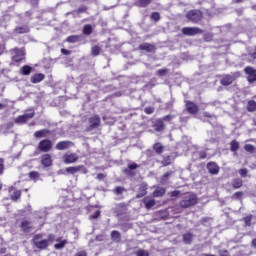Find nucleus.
<instances>
[{
    "label": "nucleus",
    "mask_w": 256,
    "mask_h": 256,
    "mask_svg": "<svg viewBox=\"0 0 256 256\" xmlns=\"http://www.w3.org/2000/svg\"><path fill=\"white\" fill-rule=\"evenodd\" d=\"M53 241H55V235L53 234L48 235L47 238H44L43 234H38L33 238V243L37 249H47Z\"/></svg>",
    "instance_id": "1"
},
{
    "label": "nucleus",
    "mask_w": 256,
    "mask_h": 256,
    "mask_svg": "<svg viewBox=\"0 0 256 256\" xmlns=\"http://www.w3.org/2000/svg\"><path fill=\"white\" fill-rule=\"evenodd\" d=\"M197 204V196L195 194H187L183 200L180 202V206L184 209L187 207H193V205Z\"/></svg>",
    "instance_id": "2"
},
{
    "label": "nucleus",
    "mask_w": 256,
    "mask_h": 256,
    "mask_svg": "<svg viewBox=\"0 0 256 256\" xmlns=\"http://www.w3.org/2000/svg\"><path fill=\"white\" fill-rule=\"evenodd\" d=\"M38 149L42 151V153H49V150L53 149V142L49 139L42 140L38 144Z\"/></svg>",
    "instance_id": "3"
},
{
    "label": "nucleus",
    "mask_w": 256,
    "mask_h": 256,
    "mask_svg": "<svg viewBox=\"0 0 256 256\" xmlns=\"http://www.w3.org/2000/svg\"><path fill=\"white\" fill-rule=\"evenodd\" d=\"M35 117V111H31L30 113H25L24 115H20L15 119V123L18 125H23L29 121V119H33Z\"/></svg>",
    "instance_id": "4"
},
{
    "label": "nucleus",
    "mask_w": 256,
    "mask_h": 256,
    "mask_svg": "<svg viewBox=\"0 0 256 256\" xmlns=\"http://www.w3.org/2000/svg\"><path fill=\"white\" fill-rule=\"evenodd\" d=\"M187 19L189 21H193V23H197L198 21H201V11L199 10H191L186 15Z\"/></svg>",
    "instance_id": "5"
},
{
    "label": "nucleus",
    "mask_w": 256,
    "mask_h": 256,
    "mask_svg": "<svg viewBox=\"0 0 256 256\" xmlns=\"http://www.w3.org/2000/svg\"><path fill=\"white\" fill-rule=\"evenodd\" d=\"M89 127L87 128V131H93V129H97L99 125H101V118L99 116L95 115L89 118Z\"/></svg>",
    "instance_id": "6"
},
{
    "label": "nucleus",
    "mask_w": 256,
    "mask_h": 256,
    "mask_svg": "<svg viewBox=\"0 0 256 256\" xmlns=\"http://www.w3.org/2000/svg\"><path fill=\"white\" fill-rule=\"evenodd\" d=\"M183 35H188L189 37H193L195 35H199V33H202L201 29L197 27H185L182 29Z\"/></svg>",
    "instance_id": "7"
},
{
    "label": "nucleus",
    "mask_w": 256,
    "mask_h": 256,
    "mask_svg": "<svg viewBox=\"0 0 256 256\" xmlns=\"http://www.w3.org/2000/svg\"><path fill=\"white\" fill-rule=\"evenodd\" d=\"M171 119H173V116L167 115L164 116L162 119L157 120L155 124L156 131H163L165 129V124L163 123V121H171Z\"/></svg>",
    "instance_id": "8"
},
{
    "label": "nucleus",
    "mask_w": 256,
    "mask_h": 256,
    "mask_svg": "<svg viewBox=\"0 0 256 256\" xmlns=\"http://www.w3.org/2000/svg\"><path fill=\"white\" fill-rule=\"evenodd\" d=\"M79 157L75 153H66L63 156V161L66 163V165H70L71 163H75Z\"/></svg>",
    "instance_id": "9"
},
{
    "label": "nucleus",
    "mask_w": 256,
    "mask_h": 256,
    "mask_svg": "<svg viewBox=\"0 0 256 256\" xmlns=\"http://www.w3.org/2000/svg\"><path fill=\"white\" fill-rule=\"evenodd\" d=\"M25 58V50L23 49H14V56L12 57L13 61L19 63V61H23Z\"/></svg>",
    "instance_id": "10"
},
{
    "label": "nucleus",
    "mask_w": 256,
    "mask_h": 256,
    "mask_svg": "<svg viewBox=\"0 0 256 256\" xmlns=\"http://www.w3.org/2000/svg\"><path fill=\"white\" fill-rule=\"evenodd\" d=\"M245 73L248 75V81L249 83H255L256 81V70L252 67H246Z\"/></svg>",
    "instance_id": "11"
},
{
    "label": "nucleus",
    "mask_w": 256,
    "mask_h": 256,
    "mask_svg": "<svg viewBox=\"0 0 256 256\" xmlns=\"http://www.w3.org/2000/svg\"><path fill=\"white\" fill-rule=\"evenodd\" d=\"M71 147H73V142L71 141H61V142H58L56 145V149L58 151H65Z\"/></svg>",
    "instance_id": "12"
},
{
    "label": "nucleus",
    "mask_w": 256,
    "mask_h": 256,
    "mask_svg": "<svg viewBox=\"0 0 256 256\" xmlns=\"http://www.w3.org/2000/svg\"><path fill=\"white\" fill-rule=\"evenodd\" d=\"M41 164L43 165V167H51V165H53V159L51 158V155L44 154L41 157Z\"/></svg>",
    "instance_id": "13"
},
{
    "label": "nucleus",
    "mask_w": 256,
    "mask_h": 256,
    "mask_svg": "<svg viewBox=\"0 0 256 256\" xmlns=\"http://www.w3.org/2000/svg\"><path fill=\"white\" fill-rule=\"evenodd\" d=\"M207 169L211 175H217L219 173V166L215 162H209L207 164Z\"/></svg>",
    "instance_id": "14"
},
{
    "label": "nucleus",
    "mask_w": 256,
    "mask_h": 256,
    "mask_svg": "<svg viewBox=\"0 0 256 256\" xmlns=\"http://www.w3.org/2000/svg\"><path fill=\"white\" fill-rule=\"evenodd\" d=\"M21 229L24 231V233H31L33 229V224L29 221H23L21 223Z\"/></svg>",
    "instance_id": "15"
},
{
    "label": "nucleus",
    "mask_w": 256,
    "mask_h": 256,
    "mask_svg": "<svg viewBox=\"0 0 256 256\" xmlns=\"http://www.w3.org/2000/svg\"><path fill=\"white\" fill-rule=\"evenodd\" d=\"M186 109L188 113H191L192 115H194L195 113H197V111H199V108L193 102L186 103Z\"/></svg>",
    "instance_id": "16"
},
{
    "label": "nucleus",
    "mask_w": 256,
    "mask_h": 256,
    "mask_svg": "<svg viewBox=\"0 0 256 256\" xmlns=\"http://www.w3.org/2000/svg\"><path fill=\"white\" fill-rule=\"evenodd\" d=\"M233 81H235V77L231 75H226L221 79V85H224L227 87L228 85H231Z\"/></svg>",
    "instance_id": "17"
},
{
    "label": "nucleus",
    "mask_w": 256,
    "mask_h": 256,
    "mask_svg": "<svg viewBox=\"0 0 256 256\" xmlns=\"http://www.w3.org/2000/svg\"><path fill=\"white\" fill-rule=\"evenodd\" d=\"M139 49H141V51H147V53H153V51H155V46L148 43H144L139 46Z\"/></svg>",
    "instance_id": "18"
},
{
    "label": "nucleus",
    "mask_w": 256,
    "mask_h": 256,
    "mask_svg": "<svg viewBox=\"0 0 256 256\" xmlns=\"http://www.w3.org/2000/svg\"><path fill=\"white\" fill-rule=\"evenodd\" d=\"M145 195H147V184H141L137 198L141 199V197H145Z\"/></svg>",
    "instance_id": "19"
},
{
    "label": "nucleus",
    "mask_w": 256,
    "mask_h": 256,
    "mask_svg": "<svg viewBox=\"0 0 256 256\" xmlns=\"http://www.w3.org/2000/svg\"><path fill=\"white\" fill-rule=\"evenodd\" d=\"M43 79H45L44 74H41V73L35 74L34 76L31 77V83H41Z\"/></svg>",
    "instance_id": "20"
},
{
    "label": "nucleus",
    "mask_w": 256,
    "mask_h": 256,
    "mask_svg": "<svg viewBox=\"0 0 256 256\" xmlns=\"http://www.w3.org/2000/svg\"><path fill=\"white\" fill-rule=\"evenodd\" d=\"M10 193H11V199L13 201H17V199H19V197H21V190H17V189L12 188L10 190Z\"/></svg>",
    "instance_id": "21"
},
{
    "label": "nucleus",
    "mask_w": 256,
    "mask_h": 256,
    "mask_svg": "<svg viewBox=\"0 0 256 256\" xmlns=\"http://www.w3.org/2000/svg\"><path fill=\"white\" fill-rule=\"evenodd\" d=\"M164 195H165V188L163 187H157L153 192L154 197H163Z\"/></svg>",
    "instance_id": "22"
},
{
    "label": "nucleus",
    "mask_w": 256,
    "mask_h": 256,
    "mask_svg": "<svg viewBox=\"0 0 256 256\" xmlns=\"http://www.w3.org/2000/svg\"><path fill=\"white\" fill-rule=\"evenodd\" d=\"M83 166H76V167H67L66 173H70V175H75V173H79Z\"/></svg>",
    "instance_id": "23"
},
{
    "label": "nucleus",
    "mask_w": 256,
    "mask_h": 256,
    "mask_svg": "<svg viewBox=\"0 0 256 256\" xmlns=\"http://www.w3.org/2000/svg\"><path fill=\"white\" fill-rule=\"evenodd\" d=\"M47 133H49V130L47 129L36 131L34 133V137H36L37 139H41L42 137H47Z\"/></svg>",
    "instance_id": "24"
},
{
    "label": "nucleus",
    "mask_w": 256,
    "mask_h": 256,
    "mask_svg": "<svg viewBox=\"0 0 256 256\" xmlns=\"http://www.w3.org/2000/svg\"><path fill=\"white\" fill-rule=\"evenodd\" d=\"M111 239L116 243H119V241H121V233H119V231L113 230L111 232Z\"/></svg>",
    "instance_id": "25"
},
{
    "label": "nucleus",
    "mask_w": 256,
    "mask_h": 256,
    "mask_svg": "<svg viewBox=\"0 0 256 256\" xmlns=\"http://www.w3.org/2000/svg\"><path fill=\"white\" fill-rule=\"evenodd\" d=\"M20 71L22 75H30L31 71H33V68L29 65H25L21 68Z\"/></svg>",
    "instance_id": "26"
},
{
    "label": "nucleus",
    "mask_w": 256,
    "mask_h": 256,
    "mask_svg": "<svg viewBox=\"0 0 256 256\" xmlns=\"http://www.w3.org/2000/svg\"><path fill=\"white\" fill-rule=\"evenodd\" d=\"M183 241L186 245L191 244V241H193V234L191 233H186L183 235Z\"/></svg>",
    "instance_id": "27"
},
{
    "label": "nucleus",
    "mask_w": 256,
    "mask_h": 256,
    "mask_svg": "<svg viewBox=\"0 0 256 256\" xmlns=\"http://www.w3.org/2000/svg\"><path fill=\"white\" fill-rule=\"evenodd\" d=\"M144 204H145L146 209H151V207H154V205H155V200L154 199L145 198L144 199Z\"/></svg>",
    "instance_id": "28"
},
{
    "label": "nucleus",
    "mask_w": 256,
    "mask_h": 256,
    "mask_svg": "<svg viewBox=\"0 0 256 256\" xmlns=\"http://www.w3.org/2000/svg\"><path fill=\"white\" fill-rule=\"evenodd\" d=\"M232 187H234V189H240V187H243V180L239 178L234 179L232 182Z\"/></svg>",
    "instance_id": "29"
},
{
    "label": "nucleus",
    "mask_w": 256,
    "mask_h": 256,
    "mask_svg": "<svg viewBox=\"0 0 256 256\" xmlns=\"http://www.w3.org/2000/svg\"><path fill=\"white\" fill-rule=\"evenodd\" d=\"M15 33L23 34V33H29V27L28 26H22L15 29Z\"/></svg>",
    "instance_id": "30"
},
{
    "label": "nucleus",
    "mask_w": 256,
    "mask_h": 256,
    "mask_svg": "<svg viewBox=\"0 0 256 256\" xmlns=\"http://www.w3.org/2000/svg\"><path fill=\"white\" fill-rule=\"evenodd\" d=\"M84 35H91L93 33V27L89 24L85 25L83 28Z\"/></svg>",
    "instance_id": "31"
},
{
    "label": "nucleus",
    "mask_w": 256,
    "mask_h": 256,
    "mask_svg": "<svg viewBox=\"0 0 256 256\" xmlns=\"http://www.w3.org/2000/svg\"><path fill=\"white\" fill-rule=\"evenodd\" d=\"M153 149L156 153H158V155H160V153H163V146L161 143L154 144Z\"/></svg>",
    "instance_id": "32"
},
{
    "label": "nucleus",
    "mask_w": 256,
    "mask_h": 256,
    "mask_svg": "<svg viewBox=\"0 0 256 256\" xmlns=\"http://www.w3.org/2000/svg\"><path fill=\"white\" fill-rule=\"evenodd\" d=\"M29 177H30V179H32V181H39L40 175H39V172L32 171L29 173Z\"/></svg>",
    "instance_id": "33"
},
{
    "label": "nucleus",
    "mask_w": 256,
    "mask_h": 256,
    "mask_svg": "<svg viewBox=\"0 0 256 256\" xmlns=\"http://www.w3.org/2000/svg\"><path fill=\"white\" fill-rule=\"evenodd\" d=\"M248 111L253 113V111H256V102L255 101H249L247 106Z\"/></svg>",
    "instance_id": "34"
},
{
    "label": "nucleus",
    "mask_w": 256,
    "mask_h": 256,
    "mask_svg": "<svg viewBox=\"0 0 256 256\" xmlns=\"http://www.w3.org/2000/svg\"><path fill=\"white\" fill-rule=\"evenodd\" d=\"M231 151L233 153H235V151H237L239 149V142H237L236 140H233L231 143Z\"/></svg>",
    "instance_id": "35"
},
{
    "label": "nucleus",
    "mask_w": 256,
    "mask_h": 256,
    "mask_svg": "<svg viewBox=\"0 0 256 256\" xmlns=\"http://www.w3.org/2000/svg\"><path fill=\"white\" fill-rule=\"evenodd\" d=\"M65 245H67V240H62L59 243H56L54 245V248L59 250V249H63V247H65Z\"/></svg>",
    "instance_id": "36"
},
{
    "label": "nucleus",
    "mask_w": 256,
    "mask_h": 256,
    "mask_svg": "<svg viewBox=\"0 0 256 256\" xmlns=\"http://www.w3.org/2000/svg\"><path fill=\"white\" fill-rule=\"evenodd\" d=\"M149 3H151V0H138L137 1V5L139 7H147V5H149Z\"/></svg>",
    "instance_id": "37"
},
{
    "label": "nucleus",
    "mask_w": 256,
    "mask_h": 256,
    "mask_svg": "<svg viewBox=\"0 0 256 256\" xmlns=\"http://www.w3.org/2000/svg\"><path fill=\"white\" fill-rule=\"evenodd\" d=\"M4 133H7L9 129H13V122H8L7 124L2 126Z\"/></svg>",
    "instance_id": "38"
},
{
    "label": "nucleus",
    "mask_w": 256,
    "mask_h": 256,
    "mask_svg": "<svg viewBox=\"0 0 256 256\" xmlns=\"http://www.w3.org/2000/svg\"><path fill=\"white\" fill-rule=\"evenodd\" d=\"M245 151H247L248 153H253L255 151V146L251 145V144H246L244 146Z\"/></svg>",
    "instance_id": "39"
},
{
    "label": "nucleus",
    "mask_w": 256,
    "mask_h": 256,
    "mask_svg": "<svg viewBox=\"0 0 256 256\" xmlns=\"http://www.w3.org/2000/svg\"><path fill=\"white\" fill-rule=\"evenodd\" d=\"M99 53H101V48L99 46L92 47V55H94V57H97Z\"/></svg>",
    "instance_id": "40"
},
{
    "label": "nucleus",
    "mask_w": 256,
    "mask_h": 256,
    "mask_svg": "<svg viewBox=\"0 0 256 256\" xmlns=\"http://www.w3.org/2000/svg\"><path fill=\"white\" fill-rule=\"evenodd\" d=\"M67 41L68 43H77V41H79V36H69Z\"/></svg>",
    "instance_id": "41"
},
{
    "label": "nucleus",
    "mask_w": 256,
    "mask_h": 256,
    "mask_svg": "<svg viewBox=\"0 0 256 256\" xmlns=\"http://www.w3.org/2000/svg\"><path fill=\"white\" fill-rule=\"evenodd\" d=\"M253 219V216H247L244 218L245 225L247 227H251V220Z\"/></svg>",
    "instance_id": "42"
},
{
    "label": "nucleus",
    "mask_w": 256,
    "mask_h": 256,
    "mask_svg": "<svg viewBox=\"0 0 256 256\" xmlns=\"http://www.w3.org/2000/svg\"><path fill=\"white\" fill-rule=\"evenodd\" d=\"M137 256H149V252L145 251V250H138L136 252Z\"/></svg>",
    "instance_id": "43"
},
{
    "label": "nucleus",
    "mask_w": 256,
    "mask_h": 256,
    "mask_svg": "<svg viewBox=\"0 0 256 256\" xmlns=\"http://www.w3.org/2000/svg\"><path fill=\"white\" fill-rule=\"evenodd\" d=\"M151 19H153V21H159L160 19V15L158 12H154L151 14Z\"/></svg>",
    "instance_id": "44"
},
{
    "label": "nucleus",
    "mask_w": 256,
    "mask_h": 256,
    "mask_svg": "<svg viewBox=\"0 0 256 256\" xmlns=\"http://www.w3.org/2000/svg\"><path fill=\"white\" fill-rule=\"evenodd\" d=\"M162 164H163L164 166L171 165V157H170V156H167V157L162 161Z\"/></svg>",
    "instance_id": "45"
},
{
    "label": "nucleus",
    "mask_w": 256,
    "mask_h": 256,
    "mask_svg": "<svg viewBox=\"0 0 256 256\" xmlns=\"http://www.w3.org/2000/svg\"><path fill=\"white\" fill-rule=\"evenodd\" d=\"M123 191H125V189L121 186L116 187L115 190H114L116 195H121V193H123Z\"/></svg>",
    "instance_id": "46"
},
{
    "label": "nucleus",
    "mask_w": 256,
    "mask_h": 256,
    "mask_svg": "<svg viewBox=\"0 0 256 256\" xmlns=\"http://www.w3.org/2000/svg\"><path fill=\"white\" fill-rule=\"evenodd\" d=\"M171 177V172H166L163 176H162V183H165V181H167V178Z\"/></svg>",
    "instance_id": "47"
},
{
    "label": "nucleus",
    "mask_w": 256,
    "mask_h": 256,
    "mask_svg": "<svg viewBox=\"0 0 256 256\" xmlns=\"http://www.w3.org/2000/svg\"><path fill=\"white\" fill-rule=\"evenodd\" d=\"M99 215H101V211L97 210L92 216H90V219H98Z\"/></svg>",
    "instance_id": "48"
},
{
    "label": "nucleus",
    "mask_w": 256,
    "mask_h": 256,
    "mask_svg": "<svg viewBox=\"0 0 256 256\" xmlns=\"http://www.w3.org/2000/svg\"><path fill=\"white\" fill-rule=\"evenodd\" d=\"M165 73H167L166 69H160L157 71V75H159L160 77H163V75H165Z\"/></svg>",
    "instance_id": "49"
},
{
    "label": "nucleus",
    "mask_w": 256,
    "mask_h": 256,
    "mask_svg": "<svg viewBox=\"0 0 256 256\" xmlns=\"http://www.w3.org/2000/svg\"><path fill=\"white\" fill-rule=\"evenodd\" d=\"M239 173L241 177H247V169H240Z\"/></svg>",
    "instance_id": "50"
},
{
    "label": "nucleus",
    "mask_w": 256,
    "mask_h": 256,
    "mask_svg": "<svg viewBox=\"0 0 256 256\" xmlns=\"http://www.w3.org/2000/svg\"><path fill=\"white\" fill-rule=\"evenodd\" d=\"M7 107V100H3V103H0V111L6 109Z\"/></svg>",
    "instance_id": "51"
},
{
    "label": "nucleus",
    "mask_w": 256,
    "mask_h": 256,
    "mask_svg": "<svg viewBox=\"0 0 256 256\" xmlns=\"http://www.w3.org/2000/svg\"><path fill=\"white\" fill-rule=\"evenodd\" d=\"M199 157H200V159H207V153L204 151L199 152Z\"/></svg>",
    "instance_id": "52"
},
{
    "label": "nucleus",
    "mask_w": 256,
    "mask_h": 256,
    "mask_svg": "<svg viewBox=\"0 0 256 256\" xmlns=\"http://www.w3.org/2000/svg\"><path fill=\"white\" fill-rule=\"evenodd\" d=\"M5 167L3 166V159H0V175H3Z\"/></svg>",
    "instance_id": "53"
},
{
    "label": "nucleus",
    "mask_w": 256,
    "mask_h": 256,
    "mask_svg": "<svg viewBox=\"0 0 256 256\" xmlns=\"http://www.w3.org/2000/svg\"><path fill=\"white\" fill-rule=\"evenodd\" d=\"M145 113L147 115H151L153 113V108L152 107L145 108Z\"/></svg>",
    "instance_id": "54"
},
{
    "label": "nucleus",
    "mask_w": 256,
    "mask_h": 256,
    "mask_svg": "<svg viewBox=\"0 0 256 256\" xmlns=\"http://www.w3.org/2000/svg\"><path fill=\"white\" fill-rule=\"evenodd\" d=\"M139 166L136 164V163H132L128 166V169L130 170H134V169H137Z\"/></svg>",
    "instance_id": "55"
},
{
    "label": "nucleus",
    "mask_w": 256,
    "mask_h": 256,
    "mask_svg": "<svg viewBox=\"0 0 256 256\" xmlns=\"http://www.w3.org/2000/svg\"><path fill=\"white\" fill-rule=\"evenodd\" d=\"M61 53H62V55H69L71 53V51H69V50H67L65 48H62L61 49Z\"/></svg>",
    "instance_id": "56"
},
{
    "label": "nucleus",
    "mask_w": 256,
    "mask_h": 256,
    "mask_svg": "<svg viewBox=\"0 0 256 256\" xmlns=\"http://www.w3.org/2000/svg\"><path fill=\"white\" fill-rule=\"evenodd\" d=\"M75 256H87V252H85V251H80V252H78Z\"/></svg>",
    "instance_id": "57"
},
{
    "label": "nucleus",
    "mask_w": 256,
    "mask_h": 256,
    "mask_svg": "<svg viewBox=\"0 0 256 256\" xmlns=\"http://www.w3.org/2000/svg\"><path fill=\"white\" fill-rule=\"evenodd\" d=\"M4 51H5V45L0 44V55H3Z\"/></svg>",
    "instance_id": "58"
},
{
    "label": "nucleus",
    "mask_w": 256,
    "mask_h": 256,
    "mask_svg": "<svg viewBox=\"0 0 256 256\" xmlns=\"http://www.w3.org/2000/svg\"><path fill=\"white\" fill-rule=\"evenodd\" d=\"M171 196H172V197H179V191H173V192L171 193Z\"/></svg>",
    "instance_id": "59"
},
{
    "label": "nucleus",
    "mask_w": 256,
    "mask_h": 256,
    "mask_svg": "<svg viewBox=\"0 0 256 256\" xmlns=\"http://www.w3.org/2000/svg\"><path fill=\"white\" fill-rule=\"evenodd\" d=\"M97 179H105V174H103V173H99L98 175H97Z\"/></svg>",
    "instance_id": "60"
},
{
    "label": "nucleus",
    "mask_w": 256,
    "mask_h": 256,
    "mask_svg": "<svg viewBox=\"0 0 256 256\" xmlns=\"http://www.w3.org/2000/svg\"><path fill=\"white\" fill-rule=\"evenodd\" d=\"M104 236L103 235H99L96 237V241H103Z\"/></svg>",
    "instance_id": "61"
},
{
    "label": "nucleus",
    "mask_w": 256,
    "mask_h": 256,
    "mask_svg": "<svg viewBox=\"0 0 256 256\" xmlns=\"http://www.w3.org/2000/svg\"><path fill=\"white\" fill-rule=\"evenodd\" d=\"M241 195H243V193H241V192H236V193L234 194V197H241Z\"/></svg>",
    "instance_id": "62"
},
{
    "label": "nucleus",
    "mask_w": 256,
    "mask_h": 256,
    "mask_svg": "<svg viewBox=\"0 0 256 256\" xmlns=\"http://www.w3.org/2000/svg\"><path fill=\"white\" fill-rule=\"evenodd\" d=\"M220 256H229V252H224V253H222Z\"/></svg>",
    "instance_id": "63"
},
{
    "label": "nucleus",
    "mask_w": 256,
    "mask_h": 256,
    "mask_svg": "<svg viewBox=\"0 0 256 256\" xmlns=\"http://www.w3.org/2000/svg\"><path fill=\"white\" fill-rule=\"evenodd\" d=\"M252 245H253V247L256 248V239H254V240L252 241Z\"/></svg>",
    "instance_id": "64"
}]
</instances>
